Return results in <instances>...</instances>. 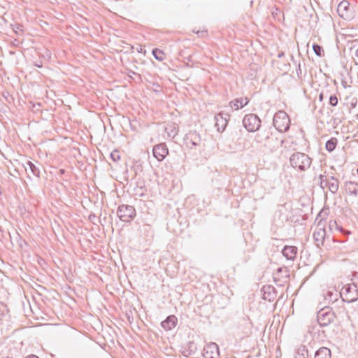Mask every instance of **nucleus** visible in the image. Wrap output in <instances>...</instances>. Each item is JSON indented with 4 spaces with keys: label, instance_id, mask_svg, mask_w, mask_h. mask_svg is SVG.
Segmentation results:
<instances>
[{
    "label": "nucleus",
    "instance_id": "obj_5",
    "mask_svg": "<svg viewBox=\"0 0 358 358\" xmlns=\"http://www.w3.org/2000/svg\"><path fill=\"white\" fill-rule=\"evenodd\" d=\"M339 16L344 20H350L355 15V10L350 7V3L346 1H341L337 8Z\"/></svg>",
    "mask_w": 358,
    "mask_h": 358
},
{
    "label": "nucleus",
    "instance_id": "obj_19",
    "mask_svg": "<svg viewBox=\"0 0 358 358\" xmlns=\"http://www.w3.org/2000/svg\"><path fill=\"white\" fill-rule=\"evenodd\" d=\"M354 62L355 64L358 66V49L356 50L355 56H354Z\"/></svg>",
    "mask_w": 358,
    "mask_h": 358
},
{
    "label": "nucleus",
    "instance_id": "obj_12",
    "mask_svg": "<svg viewBox=\"0 0 358 358\" xmlns=\"http://www.w3.org/2000/svg\"><path fill=\"white\" fill-rule=\"evenodd\" d=\"M350 287L349 286H345L342 288L340 295L343 298V301L351 302L355 300V296H350Z\"/></svg>",
    "mask_w": 358,
    "mask_h": 358
},
{
    "label": "nucleus",
    "instance_id": "obj_25",
    "mask_svg": "<svg viewBox=\"0 0 358 358\" xmlns=\"http://www.w3.org/2000/svg\"><path fill=\"white\" fill-rule=\"evenodd\" d=\"M141 51H142V48L138 49V52H141Z\"/></svg>",
    "mask_w": 358,
    "mask_h": 358
},
{
    "label": "nucleus",
    "instance_id": "obj_6",
    "mask_svg": "<svg viewBox=\"0 0 358 358\" xmlns=\"http://www.w3.org/2000/svg\"><path fill=\"white\" fill-rule=\"evenodd\" d=\"M317 320L321 326H327L334 320V313L331 310L322 309L317 314Z\"/></svg>",
    "mask_w": 358,
    "mask_h": 358
},
{
    "label": "nucleus",
    "instance_id": "obj_7",
    "mask_svg": "<svg viewBox=\"0 0 358 358\" xmlns=\"http://www.w3.org/2000/svg\"><path fill=\"white\" fill-rule=\"evenodd\" d=\"M250 102V99L245 96H241L233 99L229 102V107L232 110H238L247 106Z\"/></svg>",
    "mask_w": 358,
    "mask_h": 358
},
{
    "label": "nucleus",
    "instance_id": "obj_11",
    "mask_svg": "<svg viewBox=\"0 0 358 358\" xmlns=\"http://www.w3.org/2000/svg\"><path fill=\"white\" fill-rule=\"evenodd\" d=\"M296 252L297 248L294 246H285L282 250V254L287 259H294Z\"/></svg>",
    "mask_w": 358,
    "mask_h": 358
},
{
    "label": "nucleus",
    "instance_id": "obj_8",
    "mask_svg": "<svg viewBox=\"0 0 358 358\" xmlns=\"http://www.w3.org/2000/svg\"><path fill=\"white\" fill-rule=\"evenodd\" d=\"M152 153L158 161H162L169 155V149L166 144L160 143L153 148Z\"/></svg>",
    "mask_w": 358,
    "mask_h": 358
},
{
    "label": "nucleus",
    "instance_id": "obj_21",
    "mask_svg": "<svg viewBox=\"0 0 358 358\" xmlns=\"http://www.w3.org/2000/svg\"><path fill=\"white\" fill-rule=\"evenodd\" d=\"M332 295H333V294H332V293H330V294H329L330 300H331V301L336 300L337 294H336V296H335V297H334V299H332V298H331V296H332Z\"/></svg>",
    "mask_w": 358,
    "mask_h": 358
},
{
    "label": "nucleus",
    "instance_id": "obj_16",
    "mask_svg": "<svg viewBox=\"0 0 358 358\" xmlns=\"http://www.w3.org/2000/svg\"><path fill=\"white\" fill-rule=\"evenodd\" d=\"M313 49L317 56L323 57L324 55V50L320 45L317 44H313Z\"/></svg>",
    "mask_w": 358,
    "mask_h": 358
},
{
    "label": "nucleus",
    "instance_id": "obj_9",
    "mask_svg": "<svg viewBox=\"0 0 358 358\" xmlns=\"http://www.w3.org/2000/svg\"><path fill=\"white\" fill-rule=\"evenodd\" d=\"M177 322L178 319L176 316L170 315L162 322V326L165 330L169 331L176 326Z\"/></svg>",
    "mask_w": 358,
    "mask_h": 358
},
{
    "label": "nucleus",
    "instance_id": "obj_20",
    "mask_svg": "<svg viewBox=\"0 0 358 358\" xmlns=\"http://www.w3.org/2000/svg\"><path fill=\"white\" fill-rule=\"evenodd\" d=\"M115 156H117V157L119 158L118 152L115 151L111 153V157L115 158Z\"/></svg>",
    "mask_w": 358,
    "mask_h": 358
},
{
    "label": "nucleus",
    "instance_id": "obj_10",
    "mask_svg": "<svg viewBox=\"0 0 358 358\" xmlns=\"http://www.w3.org/2000/svg\"><path fill=\"white\" fill-rule=\"evenodd\" d=\"M204 350L206 358H215L218 355V348L215 343L209 344Z\"/></svg>",
    "mask_w": 358,
    "mask_h": 358
},
{
    "label": "nucleus",
    "instance_id": "obj_17",
    "mask_svg": "<svg viewBox=\"0 0 358 358\" xmlns=\"http://www.w3.org/2000/svg\"><path fill=\"white\" fill-rule=\"evenodd\" d=\"M329 103L333 106H335L337 105L338 103V98L336 96L334 95V96H330V99H329Z\"/></svg>",
    "mask_w": 358,
    "mask_h": 358
},
{
    "label": "nucleus",
    "instance_id": "obj_1",
    "mask_svg": "<svg viewBox=\"0 0 358 358\" xmlns=\"http://www.w3.org/2000/svg\"><path fill=\"white\" fill-rule=\"evenodd\" d=\"M290 162L294 168L300 170H305L309 168L311 164L310 157L307 155L301 152L294 154L290 159Z\"/></svg>",
    "mask_w": 358,
    "mask_h": 358
},
{
    "label": "nucleus",
    "instance_id": "obj_4",
    "mask_svg": "<svg viewBox=\"0 0 358 358\" xmlns=\"http://www.w3.org/2000/svg\"><path fill=\"white\" fill-rule=\"evenodd\" d=\"M243 122L248 131H255L259 128L261 121L256 115L249 114L245 115Z\"/></svg>",
    "mask_w": 358,
    "mask_h": 358
},
{
    "label": "nucleus",
    "instance_id": "obj_23",
    "mask_svg": "<svg viewBox=\"0 0 358 358\" xmlns=\"http://www.w3.org/2000/svg\"><path fill=\"white\" fill-rule=\"evenodd\" d=\"M337 189V186H332L331 188V191L334 192Z\"/></svg>",
    "mask_w": 358,
    "mask_h": 358
},
{
    "label": "nucleus",
    "instance_id": "obj_22",
    "mask_svg": "<svg viewBox=\"0 0 358 358\" xmlns=\"http://www.w3.org/2000/svg\"><path fill=\"white\" fill-rule=\"evenodd\" d=\"M173 129L172 130V131H173V134H176V131H176L177 128H176V127L174 124H173Z\"/></svg>",
    "mask_w": 358,
    "mask_h": 358
},
{
    "label": "nucleus",
    "instance_id": "obj_3",
    "mask_svg": "<svg viewBox=\"0 0 358 358\" xmlns=\"http://www.w3.org/2000/svg\"><path fill=\"white\" fill-rule=\"evenodd\" d=\"M117 215L122 221L129 222L136 216V210L131 206L121 205L118 208Z\"/></svg>",
    "mask_w": 358,
    "mask_h": 358
},
{
    "label": "nucleus",
    "instance_id": "obj_26",
    "mask_svg": "<svg viewBox=\"0 0 358 358\" xmlns=\"http://www.w3.org/2000/svg\"><path fill=\"white\" fill-rule=\"evenodd\" d=\"M141 51H142V48L138 49V52H141Z\"/></svg>",
    "mask_w": 358,
    "mask_h": 358
},
{
    "label": "nucleus",
    "instance_id": "obj_2",
    "mask_svg": "<svg viewBox=\"0 0 358 358\" xmlns=\"http://www.w3.org/2000/svg\"><path fill=\"white\" fill-rule=\"evenodd\" d=\"M273 124L279 131L285 132L289 128V117L285 112L278 111L274 116Z\"/></svg>",
    "mask_w": 358,
    "mask_h": 358
},
{
    "label": "nucleus",
    "instance_id": "obj_24",
    "mask_svg": "<svg viewBox=\"0 0 358 358\" xmlns=\"http://www.w3.org/2000/svg\"><path fill=\"white\" fill-rule=\"evenodd\" d=\"M27 358H38V357L35 355H30V356L27 357Z\"/></svg>",
    "mask_w": 358,
    "mask_h": 358
},
{
    "label": "nucleus",
    "instance_id": "obj_15",
    "mask_svg": "<svg viewBox=\"0 0 358 358\" xmlns=\"http://www.w3.org/2000/svg\"><path fill=\"white\" fill-rule=\"evenodd\" d=\"M337 143V139L336 138H331L326 143V149L329 152H331L336 148Z\"/></svg>",
    "mask_w": 358,
    "mask_h": 358
},
{
    "label": "nucleus",
    "instance_id": "obj_18",
    "mask_svg": "<svg viewBox=\"0 0 358 358\" xmlns=\"http://www.w3.org/2000/svg\"><path fill=\"white\" fill-rule=\"evenodd\" d=\"M122 44H124V45H124V46H123V48H127V49H128V50H132L134 49V47H133L132 45H130V44H129V43H126V42H124V41H122Z\"/></svg>",
    "mask_w": 358,
    "mask_h": 358
},
{
    "label": "nucleus",
    "instance_id": "obj_27",
    "mask_svg": "<svg viewBox=\"0 0 358 358\" xmlns=\"http://www.w3.org/2000/svg\"><path fill=\"white\" fill-rule=\"evenodd\" d=\"M357 173H358V169H357Z\"/></svg>",
    "mask_w": 358,
    "mask_h": 358
},
{
    "label": "nucleus",
    "instance_id": "obj_13",
    "mask_svg": "<svg viewBox=\"0 0 358 358\" xmlns=\"http://www.w3.org/2000/svg\"><path fill=\"white\" fill-rule=\"evenodd\" d=\"M331 350L327 348H320L315 353V358H331Z\"/></svg>",
    "mask_w": 358,
    "mask_h": 358
},
{
    "label": "nucleus",
    "instance_id": "obj_14",
    "mask_svg": "<svg viewBox=\"0 0 358 358\" xmlns=\"http://www.w3.org/2000/svg\"><path fill=\"white\" fill-rule=\"evenodd\" d=\"M152 55L155 57V58L157 60L159 61V62L164 61L166 59V53L164 52V51L162 50H160L159 48L153 49Z\"/></svg>",
    "mask_w": 358,
    "mask_h": 358
}]
</instances>
